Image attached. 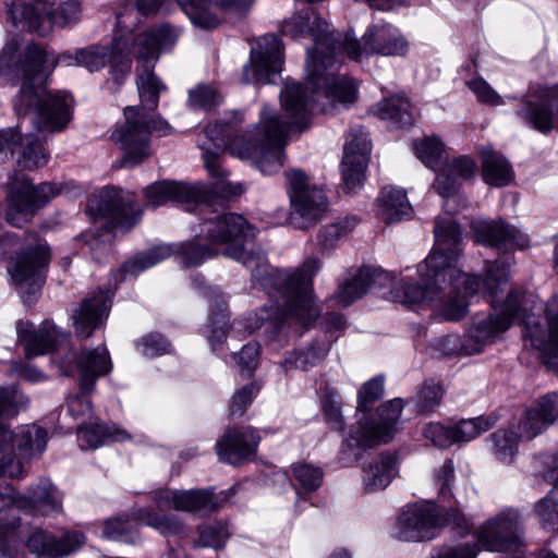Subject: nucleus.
Segmentation results:
<instances>
[{"label":"nucleus","instance_id":"obj_14","mask_svg":"<svg viewBox=\"0 0 558 558\" xmlns=\"http://www.w3.org/2000/svg\"><path fill=\"white\" fill-rule=\"evenodd\" d=\"M125 35L126 33L121 32V35L117 36L110 46L90 45L77 49V65L89 72H96L110 64V74L117 86H120L132 66L131 48Z\"/></svg>","mask_w":558,"mask_h":558},{"label":"nucleus","instance_id":"obj_59","mask_svg":"<svg viewBox=\"0 0 558 558\" xmlns=\"http://www.w3.org/2000/svg\"><path fill=\"white\" fill-rule=\"evenodd\" d=\"M259 356V345L255 342L245 344L241 351L234 355V360L243 375L250 376L256 368Z\"/></svg>","mask_w":558,"mask_h":558},{"label":"nucleus","instance_id":"obj_53","mask_svg":"<svg viewBox=\"0 0 558 558\" xmlns=\"http://www.w3.org/2000/svg\"><path fill=\"white\" fill-rule=\"evenodd\" d=\"M109 539L134 544L136 534L133 532L131 521L123 518H113L105 522L102 532Z\"/></svg>","mask_w":558,"mask_h":558},{"label":"nucleus","instance_id":"obj_19","mask_svg":"<svg viewBox=\"0 0 558 558\" xmlns=\"http://www.w3.org/2000/svg\"><path fill=\"white\" fill-rule=\"evenodd\" d=\"M523 534L520 514L506 509L487 520L476 532L477 542L489 551L512 550L521 544Z\"/></svg>","mask_w":558,"mask_h":558},{"label":"nucleus","instance_id":"obj_60","mask_svg":"<svg viewBox=\"0 0 558 558\" xmlns=\"http://www.w3.org/2000/svg\"><path fill=\"white\" fill-rule=\"evenodd\" d=\"M259 387L250 384L239 389L231 399L230 412L232 415H242L251 404L253 397L258 392Z\"/></svg>","mask_w":558,"mask_h":558},{"label":"nucleus","instance_id":"obj_13","mask_svg":"<svg viewBox=\"0 0 558 558\" xmlns=\"http://www.w3.org/2000/svg\"><path fill=\"white\" fill-rule=\"evenodd\" d=\"M291 203L290 221L299 229H306L319 221L327 211L325 192L308 184V178L299 170L287 173Z\"/></svg>","mask_w":558,"mask_h":558},{"label":"nucleus","instance_id":"obj_2","mask_svg":"<svg viewBox=\"0 0 558 558\" xmlns=\"http://www.w3.org/2000/svg\"><path fill=\"white\" fill-rule=\"evenodd\" d=\"M435 247L418 265L420 282H404L391 291L393 301L407 305L427 304L448 320L466 314L469 299L477 293L497 294V288L509 278L505 260L486 264V277L468 275L458 267L462 254L461 230L450 217L437 218L434 227Z\"/></svg>","mask_w":558,"mask_h":558},{"label":"nucleus","instance_id":"obj_7","mask_svg":"<svg viewBox=\"0 0 558 558\" xmlns=\"http://www.w3.org/2000/svg\"><path fill=\"white\" fill-rule=\"evenodd\" d=\"M50 0H14L8 5V17L22 31L45 36L53 25L64 27L76 23L81 16L77 0H59L57 9Z\"/></svg>","mask_w":558,"mask_h":558},{"label":"nucleus","instance_id":"obj_52","mask_svg":"<svg viewBox=\"0 0 558 558\" xmlns=\"http://www.w3.org/2000/svg\"><path fill=\"white\" fill-rule=\"evenodd\" d=\"M20 525V520L15 519L10 523L0 522V557H16L21 541Z\"/></svg>","mask_w":558,"mask_h":558},{"label":"nucleus","instance_id":"obj_22","mask_svg":"<svg viewBox=\"0 0 558 558\" xmlns=\"http://www.w3.org/2000/svg\"><path fill=\"white\" fill-rule=\"evenodd\" d=\"M496 424L492 416H478L461 420L454 426H445L440 423H429L425 426L424 437L435 446L447 448L456 442H466L489 430Z\"/></svg>","mask_w":558,"mask_h":558},{"label":"nucleus","instance_id":"obj_54","mask_svg":"<svg viewBox=\"0 0 558 558\" xmlns=\"http://www.w3.org/2000/svg\"><path fill=\"white\" fill-rule=\"evenodd\" d=\"M442 392L444 390L440 385L434 381L425 383L414 398L416 410L418 412H427L435 409L442 398Z\"/></svg>","mask_w":558,"mask_h":558},{"label":"nucleus","instance_id":"obj_47","mask_svg":"<svg viewBox=\"0 0 558 558\" xmlns=\"http://www.w3.org/2000/svg\"><path fill=\"white\" fill-rule=\"evenodd\" d=\"M324 472L319 466L300 463L292 466V484L298 495L315 492L323 483Z\"/></svg>","mask_w":558,"mask_h":558},{"label":"nucleus","instance_id":"obj_57","mask_svg":"<svg viewBox=\"0 0 558 558\" xmlns=\"http://www.w3.org/2000/svg\"><path fill=\"white\" fill-rule=\"evenodd\" d=\"M466 85L480 102L489 106L504 105L502 97L482 77L468 81Z\"/></svg>","mask_w":558,"mask_h":558},{"label":"nucleus","instance_id":"obj_24","mask_svg":"<svg viewBox=\"0 0 558 558\" xmlns=\"http://www.w3.org/2000/svg\"><path fill=\"white\" fill-rule=\"evenodd\" d=\"M181 35V28L170 23H161L149 29L140 33L133 38L132 46L136 57L141 60L150 61L158 59L160 52L171 49Z\"/></svg>","mask_w":558,"mask_h":558},{"label":"nucleus","instance_id":"obj_56","mask_svg":"<svg viewBox=\"0 0 558 558\" xmlns=\"http://www.w3.org/2000/svg\"><path fill=\"white\" fill-rule=\"evenodd\" d=\"M357 221L355 218L347 219L343 222L331 223L324 227L318 234V241L322 247L329 248L333 243L353 229Z\"/></svg>","mask_w":558,"mask_h":558},{"label":"nucleus","instance_id":"obj_26","mask_svg":"<svg viewBox=\"0 0 558 558\" xmlns=\"http://www.w3.org/2000/svg\"><path fill=\"white\" fill-rule=\"evenodd\" d=\"M260 438L252 427L228 428L217 441V454L220 461L236 465L256 453Z\"/></svg>","mask_w":558,"mask_h":558},{"label":"nucleus","instance_id":"obj_33","mask_svg":"<svg viewBox=\"0 0 558 558\" xmlns=\"http://www.w3.org/2000/svg\"><path fill=\"white\" fill-rule=\"evenodd\" d=\"M476 171L475 162L465 157L460 156L446 163L437 173L434 182V189L442 197L453 195L462 180L471 179Z\"/></svg>","mask_w":558,"mask_h":558},{"label":"nucleus","instance_id":"obj_58","mask_svg":"<svg viewBox=\"0 0 558 558\" xmlns=\"http://www.w3.org/2000/svg\"><path fill=\"white\" fill-rule=\"evenodd\" d=\"M138 351L148 357L161 355L170 351V343L159 333L143 337L137 343Z\"/></svg>","mask_w":558,"mask_h":558},{"label":"nucleus","instance_id":"obj_55","mask_svg":"<svg viewBox=\"0 0 558 558\" xmlns=\"http://www.w3.org/2000/svg\"><path fill=\"white\" fill-rule=\"evenodd\" d=\"M384 393V379L381 377H374L366 381L357 393V410L365 412L369 407Z\"/></svg>","mask_w":558,"mask_h":558},{"label":"nucleus","instance_id":"obj_10","mask_svg":"<svg viewBox=\"0 0 558 558\" xmlns=\"http://www.w3.org/2000/svg\"><path fill=\"white\" fill-rule=\"evenodd\" d=\"M515 117L526 128L544 135L558 130V84L530 83L519 99Z\"/></svg>","mask_w":558,"mask_h":558},{"label":"nucleus","instance_id":"obj_41","mask_svg":"<svg viewBox=\"0 0 558 558\" xmlns=\"http://www.w3.org/2000/svg\"><path fill=\"white\" fill-rule=\"evenodd\" d=\"M484 181L493 186H505L512 179V169L508 160L490 148L482 149Z\"/></svg>","mask_w":558,"mask_h":558},{"label":"nucleus","instance_id":"obj_23","mask_svg":"<svg viewBox=\"0 0 558 558\" xmlns=\"http://www.w3.org/2000/svg\"><path fill=\"white\" fill-rule=\"evenodd\" d=\"M471 230L476 242L496 247L501 252H508L513 248L522 250L530 244L529 238L525 234L501 220L488 221L476 219L471 222Z\"/></svg>","mask_w":558,"mask_h":558},{"label":"nucleus","instance_id":"obj_43","mask_svg":"<svg viewBox=\"0 0 558 558\" xmlns=\"http://www.w3.org/2000/svg\"><path fill=\"white\" fill-rule=\"evenodd\" d=\"M165 0H125L124 7L117 12V26L119 32L132 34L137 15L156 14Z\"/></svg>","mask_w":558,"mask_h":558},{"label":"nucleus","instance_id":"obj_46","mask_svg":"<svg viewBox=\"0 0 558 558\" xmlns=\"http://www.w3.org/2000/svg\"><path fill=\"white\" fill-rule=\"evenodd\" d=\"M17 143L21 145L19 165L27 170L44 167L48 161V155L40 142L32 134L22 136L17 132Z\"/></svg>","mask_w":558,"mask_h":558},{"label":"nucleus","instance_id":"obj_31","mask_svg":"<svg viewBox=\"0 0 558 558\" xmlns=\"http://www.w3.org/2000/svg\"><path fill=\"white\" fill-rule=\"evenodd\" d=\"M390 281L389 275L380 268L362 267L347 280L336 295L338 303L345 307L363 296L372 287L384 288Z\"/></svg>","mask_w":558,"mask_h":558},{"label":"nucleus","instance_id":"obj_1","mask_svg":"<svg viewBox=\"0 0 558 558\" xmlns=\"http://www.w3.org/2000/svg\"><path fill=\"white\" fill-rule=\"evenodd\" d=\"M255 235L256 229L243 216L233 213L216 215L202 222L193 241L180 245L161 244L144 251L124 263L122 271L137 275L173 254H179L186 267L198 266L222 246V253L250 269L252 280L258 282L275 302L247 318L246 333L258 329L268 319L280 322L291 317L304 325L315 320L319 310L313 300L312 278L320 268L319 259L308 258L293 271L272 268L262 250L255 247Z\"/></svg>","mask_w":558,"mask_h":558},{"label":"nucleus","instance_id":"obj_25","mask_svg":"<svg viewBox=\"0 0 558 558\" xmlns=\"http://www.w3.org/2000/svg\"><path fill=\"white\" fill-rule=\"evenodd\" d=\"M15 330L17 343L24 348L27 359L49 353L61 337V332L50 320L43 322L38 327L28 320H19Z\"/></svg>","mask_w":558,"mask_h":558},{"label":"nucleus","instance_id":"obj_63","mask_svg":"<svg viewBox=\"0 0 558 558\" xmlns=\"http://www.w3.org/2000/svg\"><path fill=\"white\" fill-rule=\"evenodd\" d=\"M454 475V465L452 460L444 462L436 473V484L439 486V493L445 497L450 492V484Z\"/></svg>","mask_w":558,"mask_h":558},{"label":"nucleus","instance_id":"obj_35","mask_svg":"<svg viewBox=\"0 0 558 558\" xmlns=\"http://www.w3.org/2000/svg\"><path fill=\"white\" fill-rule=\"evenodd\" d=\"M131 515L134 522L150 526L163 536L184 537L187 535V529L178 515L159 514L146 507L133 509Z\"/></svg>","mask_w":558,"mask_h":558},{"label":"nucleus","instance_id":"obj_61","mask_svg":"<svg viewBox=\"0 0 558 558\" xmlns=\"http://www.w3.org/2000/svg\"><path fill=\"white\" fill-rule=\"evenodd\" d=\"M478 551L475 543H463L442 548L434 558H475Z\"/></svg>","mask_w":558,"mask_h":558},{"label":"nucleus","instance_id":"obj_42","mask_svg":"<svg viewBox=\"0 0 558 558\" xmlns=\"http://www.w3.org/2000/svg\"><path fill=\"white\" fill-rule=\"evenodd\" d=\"M238 1L239 0H210V2L221 7L233 5ZM208 2L209 0H184L178 3L195 26L210 29L219 24V20L211 13Z\"/></svg>","mask_w":558,"mask_h":558},{"label":"nucleus","instance_id":"obj_45","mask_svg":"<svg viewBox=\"0 0 558 558\" xmlns=\"http://www.w3.org/2000/svg\"><path fill=\"white\" fill-rule=\"evenodd\" d=\"M136 85L141 99V106L137 108L141 112L156 110L159 102V93L163 90L166 86L149 69H145L138 74Z\"/></svg>","mask_w":558,"mask_h":558},{"label":"nucleus","instance_id":"obj_20","mask_svg":"<svg viewBox=\"0 0 558 558\" xmlns=\"http://www.w3.org/2000/svg\"><path fill=\"white\" fill-rule=\"evenodd\" d=\"M283 64L281 40L275 35L262 37L252 49L250 61L243 66L242 81L246 84H268L280 73Z\"/></svg>","mask_w":558,"mask_h":558},{"label":"nucleus","instance_id":"obj_16","mask_svg":"<svg viewBox=\"0 0 558 558\" xmlns=\"http://www.w3.org/2000/svg\"><path fill=\"white\" fill-rule=\"evenodd\" d=\"M403 401L393 399L377 410L375 420L361 418L350 429V440L356 447L372 448L392 439L399 423Z\"/></svg>","mask_w":558,"mask_h":558},{"label":"nucleus","instance_id":"obj_32","mask_svg":"<svg viewBox=\"0 0 558 558\" xmlns=\"http://www.w3.org/2000/svg\"><path fill=\"white\" fill-rule=\"evenodd\" d=\"M76 364L80 371V387L84 393L93 390L98 377L107 375L112 363L106 347L86 349L76 356Z\"/></svg>","mask_w":558,"mask_h":558},{"label":"nucleus","instance_id":"obj_36","mask_svg":"<svg viewBox=\"0 0 558 558\" xmlns=\"http://www.w3.org/2000/svg\"><path fill=\"white\" fill-rule=\"evenodd\" d=\"M378 204L380 216L387 223L408 219L412 215L407 193L401 189L391 186L383 189Z\"/></svg>","mask_w":558,"mask_h":558},{"label":"nucleus","instance_id":"obj_50","mask_svg":"<svg viewBox=\"0 0 558 558\" xmlns=\"http://www.w3.org/2000/svg\"><path fill=\"white\" fill-rule=\"evenodd\" d=\"M222 102L219 90L208 84H198L189 90L187 104L193 109L210 110Z\"/></svg>","mask_w":558,"mask_h":558},{"label":"nucleus","instance_id":"obj_34","mask_svg":"<svg viewBox=\"0 0 558 558\" xmlns=\"http://www.w3.org/2000/svg\"><path fill=\"white\" fill-rule=\"evenodd\" d=\"M397 461L391 453H380L363 466L362 484L366 493L385 489L397 476Z\"/></svg>","mask_w":558,"mask_h":558},{"label":"nucleus","instance_id":"obj_44","mask_svg":"<svg viewBox=\"0 0 558 558\" xmlns=\"http://www.w3.org/2000/svg\"><path fill=\"white\" fill-rule=\"evenodd\" d=\"M492 452L495 458L502 463H510L518 453L519 441L523 438L520 436L518 423L508 429H498L490 436Z\"/></svg>","mask_w":558,"mask_h":558},{"label":"nucleus","instance_id":"obj_40","mask_svg":"<svg viewBox=\"0 0 558 558\" xmlns=\"http://www.w3.org/2000/svg\"><path fill=\"white\" fill-rule=\"evenodd\" d=\"M22 499L24 505L21 508L31 506L47 515L62 510V496L57 487L47 480L34 487L28 498L22 497Z\"/></svg>","mask_w":558,"mask_h":558},{"label":"nucleus","instance_id":"obj_39","mask_svg":"<svg viewBox=\"0 0 558 558\" xmlns=\"http://www.w3.org/2000/svg\"><path fill=\"white\" fill-rule=\"evenodd\" d=\"M373 113L397 126H407L413 123L409 99L400 95L391 96L377 102L373 107Z\"/></svg>","mask_w":558,"mask_h":558},{"label":"nucleus","instance_id":"obj_27","mask_svg":"<svg viewBox=\"0 0 558 558\" xmlns=\"http://www.w3.org/2000/svg\"><path fill=\"white\" fill-rule=\"evenodd\" d=\"M557 420L558 392H548L524 411L518 422L520 436L531 440L554 425Z\"/></svg>","mask_w":558,"mask_h":558},{"label":"nucleus","instance_id":"obj_3","mask_svg":"<svg viewBox=\"0 0 558 558\" xmlns=\"http://www.w3.org/2000/svg\"><path fill=\"white\" fill-rule=\"evenodd\" d=\"M280 97L284 114L264 108L247 142L244 137L231 138L234 126L243 121L238 111L229 112L230 117L220 123L206 126V138L217 149L226 148L241 159H253L264 174L278 172L283 166V147L289 135L304 131L311 123V110L301 84L287 82Z\"/></svg>","mask_w":558,"mask_h":558},{"label":"nucleus","instance_id":"obj_30","mask_svg":"<svg viewBox=\"0 0 558 558\" xmlns=\"http://www.w3.org/2000/svg\"><path fill=\"white\" fill-rule=\"evenodd\" d=\"M108 311L109 295L107 292L99 291L83 300L72 313L76 336L82 339L90 337L93 331L107 318Z\"/></svg>","mask_w":558,"mask_h":558},{"label":"nucleus","instance_id":"obj_12","mask_svg":"<svg viewBox=\"0 0 558 558\" xmlns=\"http://www.w3.org/2000/svg\"><path fill=\"white\" fill-rule=\"evenodd\" d=\"M50 263V250L37 234H29L25 250L16 253L8 271L12 281L20 287L24 302L35 295L45 281V270Z\"/></svg>","mask_w":558,"mask_h":558},{"label":"nucleus","instance_id":"obj_8","mask_svg":"<svg viewBox=\"0 0 558 558\" xmlns=\"http://www.w3.org/2000/svg\"><path fill=\"white\" fill-rule=\"evenodd\" d=\"M125 122L111 135L113 142L123 150L122 166L133 167L150 155L149 135L157 133L159 136H168L173 133V128L163 119H148L147 113L138 108L126 107L124 109Z\"/></svg>","mask_w":558,"mask_h":558},{"label":"nucleus","instance_id":"obj_5","mask_svg":"<svg viewBox=\"0 0 558 558\" xmlns=\"http://www.w3.org/2000/svg\"><path fill=\"white\" fill-rule=\"evenodd\" d=\"M17 45L8 44L0 56V76H8L12 84H21L13 106L17 116L35 113L39 131L59 132L72 118L73 98L64 92L52 93L46 88V72L58 63L77 65V49L54 58L37 45H27L22 59H16Z\"/></svg>","mask_w":558,"mask_h":558},{"label":"nucleus","instance_id":"obj_64","mask_svg":"<svg viewBox=\"0 0 558 558\" xmlns=\"http://www.w3.org/2000/svg\"><path fill=\"white\" fill-rule=\"evenodd\" d=\"M70 414L75 417H84L92 411V402L86 396H73L68 400Z\"/></svg>","mask_w":558,"mask_h":558},{"label":"nucleus","instance_id":"obj_9","mask_svg":"<svg viewBox=\"0 0 558 558\" xmlns=\"http://www.w3.org/2000/svg\"><path fill=\"white\" fill-rule=\"evenodd\" d=\"M60 193L61 187L56 183L34 185L25 174L14 173L7 183V221L21 228L39 208Z\"/></svg>","mask_w":558,"mask_h":558},{"label":"nucleus","instance_id":"obj_37","mask_svg":"<svg viewBox=\"0 0 558 558\" xmlns=\"http://www.w3.org/2000/svg\"><path fill=\"white\" fill-rule=\"evenodd\" d=\"M543 476L553 484V489L535 504L534 510L543 527L558 531V465L546 471Z\"/></svg>","mask_w":558,"mask_h":558},{"label":"nucleus","instance_id":"obj_15","mask_svg":"<svg viewBox=\"0 0 558 558\" xmlns=\"http://www.w3.org/2000/svg\"><path fill=\"white\" fill-rule=\"evenodd\" d=\"M149 206L158 207L170 201L184 204H195L201 214L209 213V208L219 199L206 184L184 183L175 181H159L144 190Z\"/></svg>","mask_w":558,"mask_h":558},{"label":"nucleus","instance_id":"obj_6","mask_svg":"<svg viewBox=\"0 0 558 558\" xmlns=\"http://www.w3.org/2000/svg\"><path fill=\"white\" fill-rule=\"evenodd\" d=\"M533 310L532 294L513 291L509 293L500 314H489L474 322L463 339L454 335L439 339L437 349L447 356L476 354L494 343L512 322L524 320L531 344L547 356H558V315L548 316L547 326L542 327L526 320Z\"/></svg>","mask_w":558,"mask_h":558},{"label":"nucleus","instance_id":"obj_11","mask_svg":"<svg viewBox=\"0 0 558 558\" xmlns=\"http://www.w3.org/2000/svg\"><path fill=\"white\" fill-rule=\"evenodd\" d=\"M460 524L457 510L446 514L433 502H421L405 507L396 525V537L404 542H423L435 538L450 522Z\"/></svg>","mask_w":558,"mask_h":558},{"label":"nucleus","instance_id":"obj_38","mask_svg":"<svg viewBox=\"0 0 558 558\" xmlns=\"http://www.w3.org/2000/svg\"><path fill=\"white\" fill-rule=\"evenodd\" d=\"M129 433L116 425L94 424L80 427L77 430L78 445L83 449H96L106 440L125 441L130 439Z\"/></svg>","mask_w":558,"mask_h":558},{"label":"nucleus","instance_id":"obj_49","mask_svg":"<svg viewBox=\"0 0 558 558\" xmlns=\"http://www.w3.org/2000/svg\"><path fill=\"white\" fill-rule=\"evenodd\" d=\"M415 155L428 168L435 169L446 159L442 143L437 137H425L414 145Z\"/></svg>","mask_w":558,"mask_h":558},{"label":"nucleus","instance_id":"obj_18","mask_svg":"<svg viewBox=\"0 0 558 558\" xmlns=\"http://www.w3.org/2000/svg\"><path fill=\"white\" fill-rule=\"evenodd\" d=\"M87 210L94 217L105 218L113 226L125 229L134 226L141 215L133 202V194L114 187H105L93 194L88 199Z\"/></svg>","mask_w":558,"mask_h":558},{"label":"nucleus","instance_id":"obj_4","mask_svg":"<svg viewBox=\"0 0 558 558\" xmlns=\"http://www.w3.org/2000/svg\"><path fill=\"white\" fill-rule=\"evenodd\" d=\"M281 32L293 38L313 39V49L307 51V82L317 95V100L322 101L324 112H339L355 104L359 93L355 81L344 74H337L342 53L349 58L361 54L360 41L354 35L330 31L328 23L308 5L284 20Z\"/></svg>","mask_w":558,"mask_h":558},{"label":"nucleus","instance_id":"obj_17","mask_svg":"<svg viewBox=\"0 0 558 558\" xmlns=\"http://www.w3.org/2000/svg\"><path fill=\"white\" fill-rule=\"evenodd\" d=\"M235 487H231L222 497L215 496L211 488H199L189 490H177L171 488H163L154 492L153 500L157 508L161 511L175 510L183 512H214L222 501H226L229 496L234 495Z\"/></svg>","mask_w":558,"mask_h":558},{"label":"nucleus","instance_id":"obj_48","mask_svg":"<svg viewBox=\"0 0 558 558\" xmlns=\"http://www.w3.org/2000/svg\"><path fill=\"white\" fill-rule=\"evenodd\" d=\"M197 541L196 544L202 547H211V548H221L230 533L227 524L213 521L208 523H204L197 527Z\"/></svg>","mask_w":558,"mask_h":558},{"label":"nucleus","instance_id":"obj_21","mask_svg":"<svg viewBox=\"0 0 558 558\" xmlns=\"http://www.w3.org/2000/svg\"><path fill=\"white\" fill-rule=\"evenodd\" d=\"M369 155L371 142L367 133L361 126L352 128L344 144L341 162L342 179L349 191L363 184Z\"/></svg>","mask_w":558,"mask_h":558},{"label":"nucleus","instance_id":"obj_28","mask_svg":"<svg viewBox=\"0 0 558 558\" xmlns=\"http://www.w3.org/2000/svg\"><path fill=\"white\" fill-rule=\"evenodd\" d=\"M85 542L80 532H68L56 537L48 531L34 529L29 534L26 546L38 557L61 558L78 549Z\"/></svg>","mask_w":558,"mask_h":558},{"label":"nucleus","instance_id":"obj_62","mask_svg":"<svg viewBox=\"0 0 558 558\" xmlns=\"http://www.w3.org/2000/svg\"><path fill=\"white\" fill-rule=\"evenodd\" d=\"M199 147L203 150V159L205 167L213 178L225 177V170L220 167V157L217 151L210 150L205 143H199Z\"/></svg>","mask_w":558,"mask_h":558},{"label":"nucleus","instance_id":"obj_29","mask_svg":"<svg viewBox=\"0 0 558 558\" xmlns=\"http://www.w3.org/2000/svg\"><path fill=\"white\" fill-rule=\"evenodd\" d=\"M408 49V41L398 28L390 24L372 25L363 35L361 54L352 60H360L365 54L403 56Z\"/></svg>","mask_w":558,"mask_h":558},{"label":"nucleus","instance_id":"obj_51","mask_svg":"<svg viewBox=\"0 0 558 558\" xmlns=\"http://www.w3.org/2000/svg\"><path fill=\"white\" fill-rule=\"evenodd\" d=\"M326 354V351L319 347H311L306 350L294 351L289 353L281 363L284 372L293 368L306 371L308 367L314 366Z\"/></svg>","mask_w":558,"mask_h":558}]
</instances>
